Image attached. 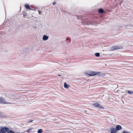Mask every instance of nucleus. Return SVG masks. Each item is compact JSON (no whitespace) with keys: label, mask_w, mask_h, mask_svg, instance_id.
I'll return each mask as SVG.
<instances>
[{"label":"nucleus","mask_w":133,"mask_h":133,"mask_svg":"<svg viewBox=\"0 0 133 133\" xmlns=\"http://www.w3.org/2000/svg\"><path fill=\"white\" fill-rule=\"evenodd\" d=\"M9 98L8 97L5 100L3 98L0 97V104H10V103L6 101H9Z\"/></svg>","instance_id":"obj_1"},{"label":"nucleus","mask_w":133,"mask_h":133,"mask_svg":"<svg viewBox=\"0 0 133 133\" xmlns=\"http://www.w3.org/2000/svg\"><path fill=\"white\" fill-rule=\"evenodd\" d=\"M94 104V106L95 107L101 108V109H104L103 107L99 104L98 103H97L95 104Z\"/></svg>","instance_id":"obj_2"},{"label":"nucleus","mask_w":133,"mask_h":133,"mask_svg":"<svg viewBox=\"0 0 133 133\" xmlns=\"http://www.w3.org/2000/svg\"><path fill=\"white\" fill-rule=\"evenodd\" d=\"M98 74L97 72H95L94 71H92L89 73L88 74V75L90 76H94Z\"/></svg>","instance_id":"obj_3"},{"label":"nucleus","mask_w":133,"mask_h":133,"mask_svg":"<svg viewBox=\"0 0 133 133\" xmlns=\"http://www.w3.org/2000/svg\"><path fill=\"white\" fill-rule=\"evenodd\" d=\"M121 48L120 47L118 46H113L112 48V50H117L118 49H121Z\"/></svg>","instance_id":"obj_4"},{"label":"nucleus","mask_w":133,"mask_h":133,"mask_svg":"<svg viewBox=\"0 0 133 133\" xmlns=\"http://www.w3.org/2000/svg\"><path fill=\"white\" fill-rule=\"evenodd\" d=\"M110 130L111 133H116L117 131L116 129L114 128L111 129Z\"/></svg>","instance_id":"obj_5"},{"label":"nucleus","mask_w":133,"mask_h":133,"mask_svg":"<svg viewBox=\"0 0 133 133\" xmlns=\"http://www.w3.org/2000/svg\"><path fill=\"white\" fill-rule=\"evenodd\" d=\"M116 130L117 131L119 130L122 129V127L120 125H117L116 127Z\"/></svg>","instance_id":"obj_6"},{"label":"nucleus","mask_w":133,"mask_h":133,"mask_svg":"<svg viewBox=\"0 0 133 133\" xmlns=\"http://www.w3.org/2000/svg\"><path fill=\"white\" fill-rule=\"evenodd\" d=\"M48 36L44 35L43 37V40L45 41L48 39Z\"/></svg>","instance_id":"obj_7"},{"label":"nucleus","mask_w":133,"mask_h":133,"mask_svg":"<svg viewBox=\"0 0 133 133\" xmlns=\"http://www.w3.org/2000/svg\"><path fill=\"white\" fill-rule=\"evenodd\" d=\"M25 6L26 9H29L30 10H31L30 6L28 4H26L25 5Z\"/></svg>","instance_id":"obj_8"},{"label":"nucleus","mask_w":133,"mask_h":133,"mask_svg":"<svg viewBox=\"0 0 133 133\" xmlns=\"http://www.w3.org/2000/svg\"><path fill=\"white\" fill-rule=\"evenodd\" d=\"M64 88H68V85L66 83H65L64 84Z\"/></svg>","instance_id":"obj_9"},{"label":"nucleus","mask_w":133,"mask_h":133,"mask_svg":"<svg viewBox=\"0 0 133 133\" xmlns=\"http://www.w3.org/2000/svg\"><path fill=\"white\" fill-rule=\"evenodd\" d=\"M43 130L41 129H40L38 130L37 132L38 133H41L43 132Z\"/></svg>","instance_id":"obj_10"},{"label":"nucleus","mask_w":133,"mask_h":133,"mask_svg":"<svg viewBox=\"0 0 133 133\" xmlns=\"http://www.w3.org/2000/svg\"><path fill=\"white\" fill-rule=\"evenodd\" d=\"M127 92L129 94H133V91H131L129 90H128Z\"/></svg>","instance_id":"obj_11"},{"label":"nucleus","mask_w":133,"mask_h":133,"mask_svg":"<svg viewBox=\"0 0 133 133\" xmlns=\"http://www.w3.org/2000/svg\"><path fill=\"white\" fill-rule=\"evenodd\" d=\"M99 12L100 13H102L103 12V10L102 9H100L99 10Z\"/></svg>","instance_id":"obj_12"},{"label":"nucleus","mask_w":133,"mask_h":133,"mask_svg":"<svg viewBox=\"0 0 133 133\" xmlns=\"http://www.w3.org/2000/svg\"><path fill=\"white\" fill-rule=\"evenodd\" d=\"M95 55L97 57H99L100 55V54L99 53H96L95 54Z\"/></svg>","instance_id":"obj_13"},{"label":"nucleus","mask_w":133,"mask_h":133,"mask_svg":"<svg viewBox=\"0 0 133 133\" xmlns=\"http://www.w3.org/2000/svg\"><path fill=\"white\" fill-rule=\"evenodd\" d=\"M122 133H131L130 132L128 131H124Z\"/></svg>","instance_id":"obj_14"},{"label":"nucleus","mask_w":133,"mask_h":133,"mask_svg":"<svg viewBox=\"0 0 133 133\" xmlns=\"http://www.w3.org/2000/svg\"><path fill=\"white\" fill-rule=\"evenodd\" d=\"M32 129V128H30V129H29L27 130L26 131L28 132H30V130Z\"/></svg>","instance_id":"obj_15"},{"label":"nucleus","mask_w":133,"mask_h":133,"mask_svg":"<svg viewBox=\"0 0 133 133\" xmlns=\"http://www.w3.org/2000/svg\"><path fill=\"white\" fill-rule=\"evenodd\" d=\"M56 4V2H54L53 3V5H55V4Z\"/></svg>","instance_id":"obj_16"},{"label":"nucleus","mask_w":133,"mask_h":133,"mask_svg":"<svg viewBox=\"0 0 133 133\" xmlns=\"http://www.w3.org/2000/svg\"><path fill=\"white\" fill-rule=\"evenodd\" d=\"M33 121V120H31V121H29L28 122H31Z\"/></svg>","instance_id":"obj_17"},{"label":"nucleus","mask_w":133,"mask_h":133,"mask_svg":"<svg viewBox=\"0 0 133 133\" xmlns=\"http://www.w3.org/2000/svg\"><path fill=\"white\" fill-rule=\"evenodd\" d=\"M39 14H41V12L40 11H39Z\"/></svg>","instance_id":"obj_18"},{"label":"nucleus","mask_w":133,"mask_h":133,"mask_svg":"<svg viewBox=\"0 0 133 133\" xmlns=\"http://www.w3.org/2000/svg\"><path fill=\"white\" fill-rule=\"evenodd\" d=\"M14 96H14V95H13V96H12V97H14Z\"/></svg>","instance_id":"obj_19"},{"label":"nucleus","mask_w":133,"mask_h":133,"mask_svg":"<svg viewBox=\"0 0 133 133\" xmlns=\"http://www.w3.org/2000/svg\"><path fill=\"white\" fill-rule=\"evenodd\" d=\"M58 76H61V75H58Z\"/></svg>","instance_id":"obj_20"}]
</instances>
